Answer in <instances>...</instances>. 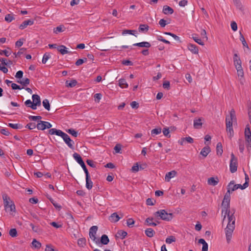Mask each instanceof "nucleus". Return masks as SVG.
Listing matches in <instances>:
<instances>
[{"label":"nucleus","instance_id":"63","mask_svg":"<svg viewBox=\"0 0 251 251\" xmlns=\"http://www.w3.org/2000/svg\"><path fill=\"white\" fill-rule=\"evenodd\" d=\"M23 72L22 71H18L15 75V77L17 78L21 79L23 77Z\"/></svg>","mask_w":251,"mask_h":251},{"label":"nucleus","instance_id":"49","mask_svg":"<svg viewBox=\"0 0 251 251\" xmlns=\"http://www.w3.org/2000/svg\"><path fill=\"white\" fill-rule=\"evenodd\" d=\"M50 57V53L46 52L44 54L43 59H42V63L45 64L47 60Z\"/></svg>","mask_w":251,"mask_h":251},{"label":"nucleus","instance_id":"41","mask_svg":"<svg viewBox=\"0 0 251 251\" xmlns=\"http://www.w3.org/2000/svg\"><path fill=\"white\" fill-rule=\"evenodd\" d=\"M240 40L242 42L243 46L246 47L248 49H249V46L245 40V39L241 32H240Z\"/></svg>","mask_w":251,"mask_h":251},{"label":"nucleus","instance_id":"19","mask_svg":"<svg viewBox=\"0 0 251 251\" xmlns=\"http://www.w3.org/2000/svg\"><path fill=\"white\" fill-rule=\"evenodd\" d=\"M121 218L119 216L116 212L112 213L109 218V220L113 223L118 222Z\"/></svg>","mask_w":251,"mask_h":251},{"label":"nucleus","instance_id":"28","mask_svg":"<svg viewBox=\"0 0 251 251\" xmlns=\"http://www.w3.org/2000/svg\"><path fill=\"white\" fill-rule=\"evenodd\" d=\"M224 212H225V214L224 215L223 223H224L226 218V216H227V217L230 215L231 214L233 213L232 211H230V208H222V214H223Z\"/></svg>","mask_w":251,"mask_h":251},{"label":"nucleus","instance_id":"37","mask_svg":"<svg viewBox=\"0 0 251 251\" xmlns=\"http://www.w3.org/2000/svg\"><path fill=\"white\" fill-rule=\"evenodd\" d=\"M17 82L23 86H26L30 83V80L28 78H23L22 80H18Z\"/></svg>","mask_w":251,"mask_h":251},{"label":"nucleus","instance_id":"34","mask_svg":"<svg viewBox=\"0 0 251 251\" xmlns=\"http://www.w3.org/2000/svg\"><path fill=\"white\" fill-rule=\"evenodd\" d=\"M149 29V26L146 24H142L139 25V31L141 32H147Z\"/></svg>","mask_w":251,"mask_h":251},{"label":"nucleus","instance_id":"45","mask_svg":"<svg viewBox=\"0 0 251 251\" xmlns=\"http://www.w3.org/2000/svg\"><path fill=\"white\" fill-rule=\"evenodd\" d=\"M153 218H148L146 219V221H145V222L146 223H147V224L148 225V226H156L157 225L156 223H154V222H152V221H153Z\"/></svg>","mask_w":251,"mask_h":251},{"label":"nucleus","instance_id":"59","mask_svg":"<svg viewBox=\"0 0 251 251\" xmlns=\"http://www.w3.org/2000/svg\"><path fill=\"white\" fill-rule=\"evenodd\" d=\"M201 38L202 39H205L206 40H207L208 39V37L206 35V32L205 29H201Z\"/></svg>","mask_w":251,"mask_h":251},{"label":"nucleus","instance_id":"9","mask_svg":"<svg viewBox=\"0 0 251 251\" xmlns=\"http://www.w3.org/2000/svg\"><path fill=\"white\" fill-rule=\"evenodd\" d=\"M52 125L50 123L46 121H39L37 124V128L38 130H45L46 128H50Z\"/></svg>","mask_w":251,"mask_h":251},{"label":"nucleus","instance_id":"55","mask_svg":"<svg viewBox=\"0 0 251 251\" xmlns=\"http://www.w3.org/2000/svg\"><path fill=\"white\" fill-rule=\"evenodd\" d=\"M14 19V16L12 14H7L5 17V20L7 22H11Z\"/></svg>","mask_w":251,"mask_h":251},{"label":"nucleus","instance_id":"8","mask_svg":"<svg viewBox=\"0 0 251 251\" xmlns=\"http://www.w3.org/2000/svg\"><path fill=\"white\" fill-rule=\"evenodd\" d=\"M245 139L247 142V147H251V131L249 125L246 126L245 130Z\"/></svg>","mask_w":251,"mask_h":251},{"label":"nucleus","instance_id":"22","mask_svg":"<svg viewBox=\"0 0 251 251\" xmlns=\"http://www.w3.org/2000/svg\"><path fill=\"white\" fill-rule=\"evenodd\" d=\"M93 187V182L91 180L90 176H86V187L90 190Z\"/></svg>","mask_w":251,"mask_h":251},{"label":"nucleus","instance_id":"62","mask_svg":"<svg viewBox=\"0 0 251 251\" xmlns=\"http://www.w3.org/2000/svg\"><path fill=\"white\" fill-rule=\"evenodd\" d=\"M169 23H167L166 21L163 19H161L159 22V24L162 27H165Z\"/></svg>","mask_w":251,"mask_h":251},{"label":"nucleus","instance_id":"35","mask_svg":"<svg viewBox=\"0 0 251 251\" xmlns=\"http://www.w3.org/2000/svg\"><path fill=\"white\" fill-rule=\"evenodd\" d=\"M73 157L79 164L81 165L84 162L81 157L79 154L77 153H74L73 154Z\"/></svg>","mask_w":251,"mask_h":251},{"label":"nucleus","instance_id":"60","mask_svg":"<svg viewBox=\"0 0 251 251\" xmlns=\"http://www.w3.org/2000/svg\"><path fill=\"white\" fill-rule=\"evenodd\" d=\"M248 115L249 117V120L250 124H251V102L248 103Z\"/></svg>","mask_w":251,"mask_h":251},{"label":"nucleus","instance_id":"43","mask_svg":"<svg viewBox=\"0 0 251 251\" xmlns=\"http://www.w3.org/2000/svg\"><path fill=\"white\" fill-rule=\"evenodd\" d=\"M237 70V74L239 77H240V80L244 77V71L242 68V67H240V68H236Z\"/></svg>","mask_w":251,"mask_h":251},{"label":"nucleus","instance_id":"31","mask_svg":"<svg viewBox=\"0 0 251 251\" xmlns=\"http://www.w3.org/2000/svg\"><path fill=\"white\" fill-rule=\"evenodd\" d=\"M145 234L149 237H152L155 234V231L151 228H148L145 231Z\"/></svg>","mask_w":251,"mask_h":251},{"label":"nucleus","instance_id":"61","mask_svg":"<svg viewBox=\"0 0 251 251\" xmlns=\"http://www.w3.org/2000/svg\"><path fill=\"white\" fill-rule=\"evenodd\" d=\"M80 165L81 166V167L83 169V170H84V171L85 172L86 176H88L89 175H90V174L89 173V172H88V171L87 169L86 168V166L85 165L84 162H83L82 164H81Z\"/></svg>","mask_w":251,"mask_h":251},{"label":"nucleus","instance_id":"20","mask_svg":"<svg viewBox=\"0 0 251 251\" xmlns=\"http://www.w3.org/2000/svg\"><path fill=\"white\" fill-rule=\"evenodd\" d=\"M62 133V131L56 128H51L49 130V133L50 135L55 134L57 136H61Z\"/></svg>","mask_w":251,"mask_h":251},{"label":"nucleus","instance_id":"3","mask_svg":"<svg viewBox=\"0 0 251 251\" xmlns=\"http://www.w3.org/2000/svg\"><path fill=\"white\" fill-rule=\"evenodd\" d=\"M2 198L5 211L10 212H15V206L10 198L6 194H3L2 195Z\"/></svg>","mask_w":251,"mask_h":251},{"label":"nucleus","instance_id":"44","mask_svg":"<svg viewBox=\"0 0 251 251\" xmlns=\"http://www.w3.org/2000/svg\"><path fill=\"white\" fill-rule=\"evenodd\" d=\"M77 244L79 247H84L86 245V239L84 238H79L77 240Z\"/></svg>","mask_w":251,"mask_h":251},{"label":"nucleus","instance_id":"13","mask_svg":"<svg viewBox=\"0 0 251 251\" xmlns=\"http://www.w3.org/2000/svg\"><path fill=\"white\" fill-rule=\"evenodd\" d=\"M230 198L228 196H224V199L222 203V208H230Z\"/></svg>","mask_w":251,"mask_h":251},{"label":"nucleus","instance_id":"23","mask_svg":"<svg viewBox=\"0 0 251 251\" xmlns=\"http://www.w3.org/2000/svg\"><path fill=\"white\" fill-rule=\"evenodd\" d=\"M134 46H138L140 47H145L149 48L151 47V45L149 42H142L140 43H135L133 45Z\"/></svg>","mask_w":251,"mask_h":251},{"label":"nucleus","instance_id":"56","mask_svg":"<svg viewBox=\"0 0 251 251\" xmlns=\"http://www.w3.org/2000/svg\"><path fill=\"white\" fill-rule=\"evenodd\" d=\"M126 224L128 227H132L133 225L134 224V220L132 218L128 219L127 220Z\"/></svg>","mask_w":251,"mask_h":251},{"label":"nucleus","instance_id":"24","mask_svg":"<svg viewBox=\"0 0 251 251\" xmlns=\"http://www.w3.org/2000/svg\"><path fill=\"white\" fill-rule=\"evenodd\" d=\"M198 243L202 245V251H208V244L203 239H199Z\"/></svg>","mask_w":251,"mask_h":251},{"label":"nucleus","instance_id":"12","mask_svg":"<svg viewBox=\"0 0 251 251\" xmlns=\"http://www.w3.org/2000/svg\"><path fill=\"white\" fill-rule=\"evenodd\" d=\"M233 59L235 68H240L242 67V61L237 53L234 54Z\"/></svg>","mask_w":251,"mask_h":251},{"label":"nucleus","instance_id":"17","mask_svg":"<svg viewBox=\"0 0 251 251\" xmlns=\"http://www.w3.org/2000/svg\"><path fill=\"white\" fill-rule=\"evenodd\" d=\"M219 180L217 177H211L208 178L207 183L209 185L212 186H216L218 184Z\"/></svg>","mask_w":251,"mask_h":251},{"label":"nucleus","instance_id":"64","mask_svg":"<svg viewBox=\"0 0 251 251\" xmlns=\"http://www.w3.org/2000/svg\"><path fill=\"white\" fill-rule=\"evenodd\" d=\"M45 251H57L55 250L50 245H47L45 249Z\"/></svg>","mask_w":251,"mask_h":251},{"label":"nucleus","instance_id":"48","mask_svg":"<svg viewBox=\"0 0 251 251\" xmlns=\"http://www.w3.org/2000/svg\"><path fill=\"white\" fill-rule=\"evenodd\" d=\"M8 126L13 129H19L22 128V126L19 124L9 123Z\"/></svg>","mask_w":251,"mask_h":251},{"label":"nucleus","instance_id":"15","mask_svg":"<svg viewBox=\"0 0 251 251\" xmlns=\"http://www.w3.org/2000/svg\"><path fill=\"white\" fill-rule=\"evenodd\" d=\"M188 49L192 53L194 54L198 53L199 49L198 47L196 45L189 44L188 45Z\"/></svg>","mask_w":251,"mask_h":251},{"label":"nucleus","instance_id":"7","mask_svg":"<svg viewBox=\"0 0 251 251\" xmlns=\"http://www.w3.org/2000/svg\"><path fill=\"white\" fill-rule=\"evenodd\" d=\"M98 226H92L89 230V236L97 244H99V239L96 237Z\"/></svg>","mask_w":251,"mask_h":251},{"label":"nucleus","instance_id":"2","mask_svg":"<svg viewBox=\"0 0 251 251\" xmlns=\"http://www.w3.org/2000/svg\"><path fill=\"white\" fill-rule=\"evenodd\" d=\"M235 111L233 109H232L230 111V115L226 117V127L227 132L230 134V136L233 135V130L232 128V124L234 120H236Z\"/></svg>","mask_w":251,"mask_h":251},{"label":"nucleus","instance_id":"21","mask_svg":"<svg viewBox=\"0 0 251 251\" xmlns=\"http://www.w3.org/2000/svg\"><path fill=\"white\" fill-rule=\"evenodd\" d=\"M163 12L164 14H172L174 13V10L171 7L165 5L163 6Z\"/></svg>","mask_w":251,"mask_h":251},{"label":"nucleus","instance_id":"1","mask_svg":"<svg viewBox=\"0 0 251 251\" xmlns=\"http://www.w3.org/2000/svg\"><path fill=\"white\" fill-rule=\"evenodd\" d=\"M233 213L230 215L227 216L228 224L225 228V233L226 236V240L227 243H229L231 238L232 233L235 228V217L234 216L235 210H232Z\"/></svg>","mask_w":251,"mask_h":251},{"label":"nucleus","instance_id":"14","mask_svg":"<svg viewBox=\"0 0 251 251\" xmlns=\"http://www.w3.org/2000/svg\"><path fill=\"white\" fill-rule=\"evenodd\" d=\"M248 187V184L247 182H245L243 185L241 184H235L232 185L231 192L234 191L237 189L240 188L241 189H244Z\"/></svg>","mask_w":251,"mask_h":251},{"label":"nucleus","instance_id":"6","mask_svg":"<svg viewBox=\"0 0 251 251\" xmlns=\"http://www.w3.org/2000/svg\"><path fill=\"white\" fill-rule=\"evenodd\" d=\"M60 137L62 138L64 141L71 149H74V142L71 139L69 136L67 134L63 132Z\"/></svg>","mask_w":251,"mask_h":251},{"label":"nucleus","instance_id":"53","mask_svg":"<svg viewBox=\"0 0 251 251\" xmlns=\"http://www.w3.org/2000/svg\"><path fill=\"white\" fill-rule=\"evenodd\" d=\"M25 105L32 109L33 110H36L37 108H33L32 105L33 104V102L31 101L30 100H27L25 102Z\"/></svg>","mask_w":251,"mask_h":251},{"label":"nucleus","instance_id":"32","mask_svg":"<svg viewBox=\"0 0 251 251\" xmlns=\"http://www.w3.org/2000/svg\"><path fill=\"white\" fill-rule=\"evenodd\" d=\"M127 234V233L126 231H125L122 230H120L118 231L116 236V237H120L122 239H123L126 236Z\"/></svg>","mask_w":251,"mask_h":251},{"label":"nucleus","instance_id":"52","mask_svg":"<svg viewBox=\"0 0 251 251\" xmlns=\"http://www.w3.org/2000/svg\"><path fill=\"white\" fill-rule=\"evenodd\" d=\"M9 234L12 237L17 236V231L16 228H12L9 230Z\"/></svg>","mask_w":251,"mask_h":251},{"label":"nucleus","instance_id":"29","mask_svg":"<svg viewBox=\"0 0 251 251\" xmlns=\"http://www.w3.org/2000/svg\"><path fill=\"white\" fill-rule=\"evenodd\" d=\"M57 49L63 55L69 53V51L66 50V47L64 45L58 46Z\"/></svg>","mask_w":251,"mask_h":251},{"label":"nucleus","instance_id":"30","mask_svg":"<svg viewBox=\"0 0 251 251\" xmlns=\"http://www.w3.org/2000/svg\"><path fill=\"white\" fill-rule=\"evenodd\" d=\"M66 28L63 25H61L53 29V32L55 34H57L58 32H62L64 31Z\"/></svg>","mask_w":251,"mask_h":251},{"label":"nucleus","instance_id":"42","mask_svg":"<svg viewBox=\"0 0 251 251\" xmlns=\"http://www.w3.org/2000/svg\"><path fill=\"white\" fill-rule=\"evenodd\" d=\"M43 105L48 111L50 110V104L48 99H45L43 101Z\"/></svg>","mask_w":251,"mask_h":251},{"label":"nucleus","instance_id":"33","mask_svg":"<svg viewBox=\"0 0 251 251\" xmlns=\"http://www.w3.org/2000/svg\"><path fill=\"white\" fill-rule=\"evenodd\" d=\"M233 2L237 8L239 9L241 11H244V6L240 0H234Z\"/></svg>","mask_w":251,"mask_h":251},{"label":"nucleus","instance_id":"46","mask_svg":"<svg viewBox=\"0 0 251 251\" xmlns=\"http://www.w3.org/2000/svg\"><path fill=\"white\" fill-rule=\"evenodd\" d=\"M66 131L71 134L72 136H73L75 137H76L78 135V133L77 131H76L73 128H70L66 130Z\"/></svg>","mask_w":251,"mask_h":251},{"label":"nucleus","instance_id":"11","mask_svg":"<svg viewBox=\"0 0 251 251\" xmlns=\"http://www.w3.org/2000/svg\"><path fill=\"white\" fill-rule=\"evenodd\" d=\"M32 98L33 100L32 102H33V104L32 105L33 108H37V106H39L41 105V102L40 98L38 95H33Z\"/></svg>","mask_w":251,"mask_h":251},{"label":"nucleus","instance_id":"50","mask_svg":"<svg viewBox=\"0 0 251 251\" xmlns=\"http://www.w3.org/2000/svg\"><path fill=\"white\" fill-rule=\"evenodd\" d=\"M239 149L241 152H243L244 150V141L242 139L239 140Z\"/></svg>","mask_w":251,"mask_h":251},{"label":"nucleus","instance_id":"39","mask_svg":"<svg viewBox=\"0 0 251 251\" xmlns=\"http://www.w3.org/2000/svg\"><path fill=\"white\" fill-rule=\"evenodd\" d=\"M119 86L121 88H127L128 87V84L126 83L125 79L121 78L119 80Z\"/></svg>","mask_w":251,"mask_h":251},{"label":"nucleus","instance_id":"38","mask_svg":"<svg viewBox=\"0 0 251 251\" xmlns=\"http://www.w3.org/2000/svg\"><path fill=\"white\" fill-rule=\"evenodd\" d=\"M192 38L198 44H199L200 45H204V43L203 41H202L201 39L200 38H199L197 36V35H192Z\"/></svg>","mask_w":251,"mask_h":251},{"label":"nucleus","instance_id":"47","mask_svg":"<svg viewBox=\"0 0 251 251\" xmlns=\"http://www.w3.org/2000/svg\"><path fill=\"white\" fill-rule=\"evenodd\" d=\"M161 132V128L160 127L153 129L151 131V134L152 136L158 135Z\"/></svg>","mask_w":251,"mask_h":251},{"label":"nucleus","instance_id":"26","mask_svg":"<svg viewBox=\"0 0 251 251\" xmlns=\"http://www.w3.org/2000/svg\"><path fill=\"white\" fill-rule=\"evenodd\" d=\"M210 152V148L208 146H206L204 147L201 151V154L203 156L206 157L208 153Z\"/></svg>","mask_w":251,"mask_h":251},{"label":"nucleus","instance_id":"57","mask_svg":"<svg viewBox=\"0 0 251 251\" xmlns=\"http://www.w3.org/2000/svg\"><path fill=\"white\" fill-rule=\"evenodd\" d=\"M11 52L7 51V50H0V54L1 55H4L6 57H8L11 54Z\"/></svg>","mask_w":251,"mask_h":251},{"label":"nucleus","instance_id":"16","mask_svg":"<svg viewBox=\"0 0 251 251\" xmlns=\"http://www.w3.org/2000/svg\"><path fill=\"white\" fill-rule=\"evenodd\" d=\"M34 23V22L32 20H28L24 21L21 25L19 26V28L21 29H24L28 25H32Z\"/></svg>","mask_w":251,"mask_h":251},{"label":"nucleus","instance_id":"36","mask_svg":"<svg viewBox=\"0 0 251 251\" xmlns=\"http://www.w3.org/2000/svg\"><path fill=\"white\" fill-rule=\"evenodd\" d=\"M216 151L217 155H221L223 152V147L221 143L219 142L217 144L216 146Z\"/></svg>","mask_w":251,"mask_h":251},{"label":"nucleus","instance_id":"27","mask_svg":"<svg viewBox=\"0 0 251 251\" xmlns=\"http://www.w3.org/2000/svg\"><path fill=\"white\" fill-rule=\"evenodd\" d=\"M109 242V239L108 236L105 234H103L101 236L100 241V242L99 241V243H101L103 245H107Z\"/></svg>","mask_w":251,"mask_h":251},{"label":"nucleus","instance_id":"25","mask_svg":"<svg viewBox=\"0 0 251 251\" xmlns=\"http://www.w3.org/2000/svg\"><path fill=\"white\" fill-rule=\"evenodd\" d=\"M235 183V181L234 180H231L229 184H228L227 186V192L225 195V196H227L228 195V197L230 198V194L232 192H231V189H232V185H233Z\"/></svg>","mask_w":251,"mask_h":251},{"label":"nucleus","instance_id":"54","mask_svg":"<svg viewBox=\"0 0 251 251\" xmlns=\"http://www.w3.org/2000/svg\"><path fill=\"white\" fill-rule=\"evenodd\" d=\"M176 241V238L174 236H170L166 239V242L167 244H171Z\"/></svg>","mask_w":251,"mask_h":251},{"label":"nucleus","instance_id":"4","mask_svg":"<svg viewBox=\"0 0 251 251\" xmlns=\"http://www.w3.org/2000/svg\"><path fill=\"white\" fill-rule=\"evenodd\" d=\"M156 217H159L160 219L170 221L173 218V214L172 213H168L165 210L161 209L154 213Z\"/></svg>","mask_w":251,"mask_h":251},{"label":"nucleus","instance_id":"10","mask_svg":"<svg viewBox=\"0 0 251 251\" xmlns=\"http://www.w3.org/2000/svg\"><path fill=\"white\" fill-rule=\"evenodd\" d=\"M204 119L202 117L196 118L194 120L193 126L195 129H201L204 122Z\"/></svg>","mask_w":251,"mask_h":251},{"label":"nucleus","instance_id":"51","mask_svg":"<svg viewBox=\"0 0 251 251\" xmlns=\"http://www.w3.org/2000/svg\"><path fill=\"white\" fill-rule=\"evenodd\" d=\"M32 244L36 249H39L41 247V244L35 239L32 241Z\"/></svg>","mask_w":251,"mask_h":251},{"label":"nucleus","instance_id":"58","mask_svg":"<svg viewBox=\"0 0 251 251\" xmlns=\"http://www.w3.org/2000/svg\"><path fill=\"white\" fill-rule=\"evenodd\" d=\"M37 125H36L34 123H28L25 126V127L29 129H34L36 127Z\"/></svg>","mask_w":251,"mask_h":251},{"label":"nucleus","instance_id":"18","mask_svg":"<svg viewBox=\"0 0 251 251\" xmlns=\"http://www.w3.org/2000/svg\"><path fill=\"white\" fill-rule=\"evenodd\" d=\"M176 175V172L175 170L167 173L165 176V180L167 182L170 181L171 178L174 177Z\"/></svg>","mask_w":251,"mask_h":251},{"label":"nucleus","instance_id":"5","mask_svg":"<svg viewBox=\"0 0 251 251\" xmlns=\"http://www.w3.org/2000/svg\"><path fill=\"white\" fill-rule=\"evenodd\" d=\"M229 169L230 171L232 173H234L236 172L237 169V158L235 156L233 153L231 154Z\"/></svg>","mask_w":251,"mask_h":251},{"label":"nucleus","instance_id":"40","mask_svg":"<svg viewBox=\"0 0 251 251\" xmlns=\"http://www.w3.org/2000/svg\"><path fill=\"white\" fill-rule=\"evenodd\" d=\"M66 86L68 87H73L77 84V81L75 79H72L70 82L68 81H66Z\"/></svg>","mask_w":251,"mask_h":251}]
</instances>
